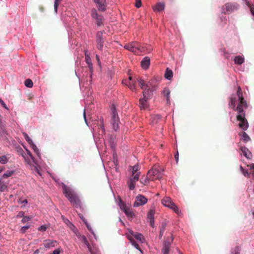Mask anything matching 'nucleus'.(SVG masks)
<instances>
[{"instance_id":"obj_1","label":"nucleus","mask_w":254,"mask_h":254,"mask_svg":"<svg viewBox=\"0 0 254 254\" xmlns=\"http://www.w3.org/2000/svg\"><path fill=\"white\" fill-rule=\"evenodd\" d=\"M229 108L238 112L237 120L240 122L239 126L243 130H246L249 127V124L245 118V112L244 109L248 107L246 101L243 96L242 89L238 87L236 94L231 95L229 102Z\"/></svg>"},{"instance_id":"obj_2","label":"nucleus","mask_w":254,"mask_h":254,"mask_svg":"<svg viewBox=\"0 0 254 254\" xmlns=\"http://www.w3.org/2000/svg\"><path fill=\"white\" fill-rule=\"evenodd\" d=\"M54 179L56 182L58 183L59 185L61 184L63 190V193L64 196L69 200L70 202L76 208L80 207V201L74 190L70 187L67 186L64 183L59 182V179Z\"/></svg>"},{"instance_id":"obj_3","label":"nucleus","mask_w":254,"mask_h":254,"mask_svg":"<svg viewBox=\"0 0 254 254\" xmlns=\"http://www.w3.org/2000/svg\"><path fill=\"white\" fill-rule=\"evenodd\" d=\"M111 124L113 129L115 131H117L119 128L120 119L118 116L117 109L115 104H112L111 106Z\"/></svg>"},{"instance_id":"obj_4","label":"nucleus","mask_w":254,"mask_h":254,"mask_svg":"<svg viewBox=\"0 0 254 254\" xmlns=\"http://www.w3.org/2000/svg\"><path fill=\"white\" fill-rule=\"evenodd\" d=\"M239 4L237 2H227L222 6L221 12L223 14H230L239 9Z\"/></svg>"},{"instance_id":"obj_5","label":"nucleus","mask_w":254,"mask_h":254,"mask_svg":"<svg viewBox=\"0 0 254 254\" xmlns=\"http://www.w3.org/2000/svg\"><path fill=\"white\" fill-rule=\"evenodd\" d=\"M62 19L63 21V23L64 24V26L66 28V30L68 34V43L72 48H74L75 46L77 45V42L75 40H72V30L69 27V25L67 23L68 20L64 19L63 17H62Z\"/></svg>"},{"instance_id":"obj_6","label":"nucleus","mask_w":254,"mask_h":254,"mask_svg":"<svg viewBox=\"0 0 254 254\" xmlns=\"http://www.w3.org/2000/svg\"><path fill=\"white\" fill-rule=\"evenodd\" d=\"M104 31H98L96 33V41L97 43V48L102 51L104 44V39L105 37L103 36Z\"/></svg>"},{"instance_id":"obj_7","label":"nucleus","mask_w":254,"mask_h":254,"mask_svg":"<svg viewBox=\"0 0 254 254\" xmlns=\"http://www.w3.org/2000/svg\"><path fill=\"white\" fill-rule=\"evenodd\" d=\"M151 81H149L148 83L146 85V88L143 91V96H145L146 98L150 99L154 94V92L156 90V86H152L151 88H148L149 86L151 85Z\"/></svg>"},{"instance_id":"obj_8","label":"nucleus","mask_w":254,"mask_h":254,"mask_svg":"<svg viewBox=\"0 0 254 254\" xmlns=\"http://www.w3.org/2000/svg\"><path fill=\"white\" fill-rule=\"evenodd\" d=\"M164 172V169L160 167H157L156 168H153L148 172L147 175L149 176L150 177H153L156 179H160L163 176V172Z\"/></svg>"},{"instance_id":"obj_9","label":"nucleus","mask_w":254,"mask_h":254,"mask_svg":"<svg viewBox=\"0 0 254 254\" xmlns=\"http://www.w3.org/2000/svg\"><path fill=\"white\" fill-rule=\"evenodd\" d=\"M140 175V173H138L133 176H131L127 181V185L130 190L135 189V184L139 180Z\"/></svg>"},{"instance_id":"obj_10","label":"nucleus","mask_w":254,"mask_h":254,"mask_svg":"<svg viewBox=\"0 0 254 254\" xmlns=\"http://www.w3.org/2000/svg\"><path fill=\"white\" fill-rule=\"evenodd\" d=\"M91 16L92 18L96 21V24L98 26H100L102 25V21L104 19L103 16L101 14H98L97 10L95 8L91 9Z\"/></svg>"},{"instance_id":"obj_11","label":"nucleus","mask_w":254,"mask_h":254,"mask_svg":"<svg viewBox=\"0 0 254 254\" xmlns=\"http://www.w3.org/2000/svg\"><path fill=\"white\" fill-rule=\"evenodd\" d=\"M147 198L144 195L138 194L135 197V200L133 203V207H137L144 205L147 202Z\"/></svg>"},{"instance_id":"obj_12","label":"nucleus","mask_w":254,"mask_h":254,"mask_svg":"<svg viewBox=\"0 0 254 254\" xmlns=\"http://www.w3.org/2000/svg\"><path fill=\"white\" fill-rule=\"evenodd\" d=\"M61 218L63 222L69 227V228L76 235H78L79 233L78 230L76 226L69 221L68 219L65 217L64 215H62Z\"/></svg>"},{"instance_id":"obj_13","label":"nucleus","mask_w":254,"mask_h":254,"mask_svg":"<svg viewBox=\"0 0 254 254\" xmlns=\"http://www.w3.org/2000/svg\"><path fill=\"white\" fill-rule=\"evenodd\" d=\"M124 48L126 50L136 53L139 50L140 46L136 42H132L124 46Z\"/></svg>"},{"instance_id":"obj_14","label":"nucleus","mask_w":254,"mask_h":254,"mask_svg":"<svg viewBox=\"0 0 254 254\" xmlns=\"http://www.w3.org/2000/svg\"><path fill=\"white\" fill-rule=\"evenodd\" d=\"M108 141L112 152L115 153V152H116L117 146L116 135L112 134L109 135Z\"/></svg>"},{"instance_id":"obj_15","label":"nucleus","mask_w":254,"mask_h":254,"mask_svg":"<svg viewBox=\"0 0 254 254\" xmlns=\"http://www.w3.org/2000/svg\"><path fill=\"white\" fill-rule=\"evenodd\" d=\"M17 150L19 154L22 157L25 162L30 164L31 161H32L31 157L29 156L28 154L26 153L20 147L17 148Z\"/></svg>"},{"instance_id":"obj_16","label":"nucleus","mask_w":254,"mask_h":254,"mask_svg":"<svg viewBox=\"0 0 254 254\" xmlns=\"http://www.w3.org/2000/svg\"><path fill=\"white\" fill-rule=\"evenodd\" d=\"M23 146L24 147V148L25 149V150H26V152L27 154H28L29 156H30V157H31V160L32 161V162L34 163V165H33V166L35 168V169L36 170V171L37 172V173L38 174H39L40 175H42L39 169V167H38V163L37 162H36V161L35 160V158H34V157L33 156L31 152L30 151V150L26 147V146L23 145Z\"/></svg>"},{"instance_id":"obj_17","label":"nucleus","mask_w":254,"mask_h":254,"mask_svg":"<svg viewBox=\"0 0 254 254\" xmlns=\"http://www.w3.org/2000/svg\"><path fill=\"white\" fill-rule=\"evenodd\" d=\"M93 1L97 4L98 10L103 12L106 10V0H93Z\"/></svg>"},{"instance_id":"obj_18","label":"nucleus","mask_w":254,"mask_h":254,"mask_svg":"<svg viewBox=\"0 0 254 254\" xmlns=\"http://www.w3.org/2000/svg\"><path fill=\"white\" fill-rule=\"evenodd\" d=\"M150 65V59L148 56L144 57L141 61V66L144 69L147 70L149 68Z\"/></svg>"},{"instance_id":"obj_19","label":"nucleus","mask_w":254,"mask_h":254,"mask_svg":"<svg viewBox=\"0 0 254 254\" xmlns=\"http://www.w3.org/2000/svg\"><path fill=\"white\" fill-rule=\"evenodd\" d=\"M154 215V211L153 210H149L147 215V219L148 220L150 225L152 228H154L155 227Z\"/></svg>"},{"instance_id":"obj_20","label":"nucleus","mask_w":254,"mask_h":254,"mask_svg":"<svg viewBox=\"0 0 254 254\" xmlns=\"http://www.w3.org/2000/svg\"><path fill=\"white\" fill-rule=\"evenodd\" d=\"M148 100L145 96L139 99V107L141 110H144L148 107L147 101Z\"/></svg>"},{"instance_id":"obj_21","label":"nucleus","mask_w":254,"mask_h":254,"mask_svg":"<svg viewBox=\"0 0 254 254\" xmlns=\"http://www.w3.org/2000/svg\"><path fill=\"white\" fill-rule=\"evenodd\" d=\"M174 203L170 197L166 196L162 199V204L166 207L170 208Z\"/></svg>"},{"instance_id":"obj_22","label":"nucleus","mask_w":254,"mask_h":254,"mask_svg":"<svg viewBox=\"0 0 254 254\" xmlns=\"http://www.w3.org/2000/svg\"><path fill=\"white\" fill-rule=\"evenodd\" d=\"M240 149L243 155L248 159H251L252 158V154L246 146H241Z\"/></svg>"},{"instance_id":"obj_23","label":"nucleus","mask_w":254,"mask_h":254,"mask_svg":"<svg viewBox=\"0 0 254 254\" xmlns=\"http://www.w3.org/2000/svg\"><path fill=\"white\" fill-rule=\"evenodd\" d=\"M139 169L140 167L138 164H136L133 166H129V171L131 172V176H133L135 174L138 173H140V172H138Z\"/></svg>"},{"instance_id":"obj_24","label":"nucleus","mask_w":254,"mask_h":254,"mask_svg":"<svg viewBox=\"0 0 254 254\" xmlns=\"http://www.w3.org/2000/svg\"><path fill=\"white\" fill-rule=\"evenodd\" d=\"M44 246L46 248L55 247L57 241L54 240L48 239L44 241Z\"/></svg>"},{"instance_id":"obj_25","label":"nucleus","mask_w":254,"mask_h":254,"mask_svg":"<svg viewBox=\"0 0 254 254\" xmlns=\"http://www.w3.org/2000/svg\"><path fill=\"white\" fill-rule=\"evenodd\" d=\"M171 243L168 241L164 242L163 248L162 249V252L163 254H169Z\"/></svg>"},{"instance_id":"obj_26","label":"nucleus","mask_w":254,"mask_h":254,"mask_svg":"<svg viewBox=\"0 0 254 254\" xmlns=\"http://www.w3.org/2000/svg\"><path fill=\"white\" fill-rule=\"evenodd\" d=\"M85 54V59L86 61V63L88 65V66L90 70H92L93 69V66L92 64L91 59L90 57V56L87 53V51L86 50L84 51Z\"/></svg>"},{"instance_id":"obj_27","label":"nucleus","mask_w":254,"mask_h":254,"mask_svg":"<svg viewBox=\"0 0 254 254\" xmlns=\"http://www.w3.org/2000/svg\"><path fill=\"white\" fill-rule=\"evenodd\" d=\"M234 63L235 64L241 65L245 61V58L243 55H238L234 57Z\"/></svg>"},{"instance_id":"obj_28","label":"nucleus","mask_w":254,"mask_h":254,"mask_svg":"<svg viewBox=\"0 0 254 254\" xmlns=\"http://www.w3.org/2000/svg\"><path fill=\"white\" fill-rule=\"evenodd\" d=\"M173 73L172 70L169 68V67H167L166 70L164 73V77L166 79L170 80L173 78Z\"/></svg>"},{"instance_id":"obj_29","label":"nucleus","mask_w":254,"mask_h":254,"mask_svg":"<svg viewBox=\"0 0 254 254\" xmlns=\"http://www.w3.org/2000/svg\"><path fill=\"white\" fill-rule=\"evenodd\" d=\"M127 238L129 240V242L130 244L134 246V247L138 250L141 254H143L142 251L140 249L139 245L136 243L135 240L133 239L132 238H131L130 236H129L127 234Z\"/></svg>"},{"instance_id":"obj_30","label":"nucleus","mask_w":254,"mask_h":254,"mask_svg":"<svg viewBox=\"0 0 254 254\" xmlns=\"http://www.w3.org/2000/svg\"><path fill=\"white\" fill-rule=\"evenodd\" d=\"M124 212L127 218L130 220H131L135 217V214L128 207L127 209L125 210Z\"/></svg>"},{"instance_id":"obj_31","label":"nucleus","mask_w":254,"mask_h":254,"mask_svg":"<svg viewBox=\"0 0 254 254\" xmlns=\"http://www.w3.org/2000/svg\"><path fill=\"white\" fill-rule=\"evenodd\" d=\"M30 147L33 149V150L34 151L35 154H36L37 156L39 159H41V153L40 152L38 148L36 145L35 144L34 142H33L32 143H30L29 145Z\"/></svg>"},{"instance_id":"obj_32","label":"nucleus","mask_w":254,"mask_h":254,"mask_svg":"<svg viewBox=\"0 0 254 254\" xmlns=\"http://www.w3.org/2000/svg\"><path fill=\"white\" fill-rule=\"evenodd\" d=\"M165 9V3L164 2H159L156 3L155 7L153 8L154 10H156L158 12L163 11Z\"/></svg>"},{"instance_id":"obj_33","label":"nucleus","mask_w":254,"mask_h":254,"mask_svg":"<svg viewBox=\"0 0 254 254\" xmlns=\"http://www.w3.org/2000/svg\"><path fill=\"white\" fill-rule=\"evenodd\" d=\"M81 239L83 241V242H84V243L86 245L87 247L88 248L89 251L90 253H91V254H99V253L98 252H92V251L90 248V245L85 236L83 235L81 237Z\"/></svg>"},{"instance_id":"obj_34","label":"nucleus","mask_w":254,"mask_h":254,"mask_svg":"<svg viewBox=\"0 0 254 254\" xmlns=\"http://www.w3.org/2000/svg\"><path fill=\"white\" fill-rule=\"evenodd\" d=\"M167 226V223L166 222H163L161 224V226L160 228L159 238L161 239L163 235L165 232L166 227Z\"/></svg>"},{"instance_id":"obj_35","label":"nucleus","mask_w":254,"mask_h":254,"mask_svg":"<svg viewBox=\"0 0 254 254\" xmlns=\"http://www.w3.org/2000/svg\"><path fill=\"white\" fill-rule=\"evenodd\" d=\"M240 135H241L242 139L245 143H247L251 140L250 136L246 132H242Z\"/></svg>"},{"instance_id":"obj_36","label":"nucleus","mask_w":254,"mask_h":254,"mask_svg":"<svg viewBox=\"0 0 254 254\" xmlns=\"http://www.w3.org/2000/svg\"><path fill=\"white\" fill-rule=\"evenodd\" d=\"M7 188V185L2 180V178H0V192H4Z\"/></svg>"},{"instance_id":"obj_37","label":"nucleus","mask_w":254,"mask_h":254,"mask_svg":"<svg viewBox=\"0 0 254 254\" xmlns=\"http://www.w3.org/2000/svg\"><path fill=\"white\" fill-rule=\"evenodd\" d=\"M15 172V171L14 170H7L2 175V178L4 179L7 178L12 175Z\"/></svg>"},{"instance_id":"obj_38","label":"nucleus","mask_w":254,"mask_h":254,"mask_svg":"<svg viewBox=\"0 0 254 254\" xmlns=\"http://www.w3.org/2000/svg\"><path fill=\"white\" fill-rule=\"evenodd\" d=\"M134 237L136 240L139 241L141 243H143L145 241L143 237V235L141 233H137L134 234Z\"/></svg>"},{"instance_id":"obj_39","label":"nucleus","mask_w":254,"mask_h":254,"mask_svg":"<svg viewBox=\"0 0 254 254\" xmlns=\"http://www.w3.org/2000/svg\"><path fill=\"white\" fill-rule=\"evenodd\" d=\"M24 85L27 88H31L33 86V83L31 79L27 78L24 81Z\"/></svg>"},{"instance_id":"obj_40","label":"nucleus","mask_w":254,"mask_h":254,"mask_svg":"<svg viewBox=\"0 0 254 254\" xmlns=\"http://www.w3.org/2000/svg\"><path fill=\"white\" fill-rule=\"evenodd\" d=\"M170 209L173 210V211L177 214H179L181 213V210L178 208V207L176 205L175 203L171 206V207L170 208Z\"/></svg>"},{"instance_id":"obj_41","label":"nucleus","mask_w":254,"mask_h":254,"mask_svg":"<svg viewBox=\"0 0 254 254\" xmlns=\"http://www.w3.org/2000/svg\"><path fill=\"white\" fill-rule=\"evenodd\" d=\"M225 15H226V14H223L221 12V14L219 18H220V20L221 21L222 25H223V24H225L227 20V17Z\"/></svg>"},{"instance_id":"obj_42","label":"nucleus","mask_w":254,"mask_h":254,"mask_svg":"<svg viewBox=\"0 0 254 254\" xmlns=\"http://www.w3.org/2000/svg\"><path fill=\"white\" fill-rule=\"evenodd\" d=\"M240 169L245 177H249L250 176V174L248 172V171L245 169L242 166H240Z\"/></svg>"},{"instance_id":"obj_43","label":"nucleus","mask_w":254,"mask_h":254,"mask_svg":"<svg viewBox=\"0 0 254 254\" xmlns=\"http://www.w3.org/2000/svg\"><path fill=\"white\" fill-rule=\"evenodd\" d=\"M162 93L165 97H170V91L168 87L164 88V89L163 90Z\"/></svg>"},{"instance_id":"obj_44","label":"nucleus","mask_w":254,"mask_h":254,"mask_svg":"<svg viewBox=\"0 0 254 254\" xmlns=\"http://www.w3.org/2000/svg\"><path fill=\"white\" fill-rule=\"evenodd\" d=\"M23 135L25 139L26 140V141L28 143L29 145L30 144V143H32L33 142L32 139L29 136V135L26 132H23Z\"/></svg>"},{"instance_id":"obj_45","label":"nucleus","mask_w":254,"mask_h":254,"mask_svg":"<svg viewBox=\"0 0 254 254\" xmlns=\"http://www.w3.org/2000/svg\"><path fill=\"white\" fill-rule=\"evenodd\" d=\"M31 227V225L30 224H27L25 226H23L21 227L20 229V232L22 234H24L26 233V230L28 229H29Z\"/></svg>"},{"instance_id":"obj_46","label":"nucleus","mask_w":254,"mask_h":254,"mask_svg":"<svg viewBox=\"0 0 254 254\" xmlns=\"http://www.w3.org/2000/svg\"><path fill=\"white\" fill-rule=\"evenodd\" d=\"M113 163L115 166H118L119 165V161L117 156V152H115V154L114 152H113Z\"/></svg>"},{"instance_id":"obj_47","label":"nucleus","mask_w":254,"mask_h":254,"mask_svg":"<svg viewBox=\"0 0 254 254\" xmlns=\"http://www.w3.org/2000/svg\"><path fill=\"white\" fill-rule=\"evenodd\" d=\"M103 122L104 121H103V118H101L100 119V120H99L100 124L99 125V126L101 128V129L102 130V132L103 133H105V127H104V126Z\"/></svg>"},{"instance_id":"obj_48","label":"nucleus","mask_w":254,"mask_h":254,"mask_svg":"<svg viewBox=\"0 0 254 254\" xmlns=\"http://www.w3.org/2000/svg\"><path fill=\"white\" fill-rule=\"evenodd\" d=\"M119 206L120 209L124 212V210L127 209L128 207H127L125 203L122 202L121 199H120V202L119 203Z\"/></svg>"},{"instance_id":"obj_49","label":"nucleus","mask_w":254,"mask_h":254,"mask_svg":"<svg viewBox=\"0 0 254 254\" xmlns=\"http://www.w3.org/2000/svg\"><path fill=\"white\" fill-rule=\"evenodd\" d=\"M136 82V81H132V82H129V83L128 84V88L132 91H133L135 89Z\"/></svg>"},{"instance_id":"obj_50","label":"nucleus","mask_w":254,"mask_h":254,"mask_svg":"<svg viewBox=\"0 0 254 254\" xmlns=\"http://www.w3.org/2000/svg\"><path fill=\"white\" fill-rule=\"evenodd\" d=\"M8 159L5 155L0 156V163L1 164H5L7 163Z\"/></svg>"},{"instance_id":"obj_51","label":"nucleus","mask_w":254,"mask_h":254,"mask_svg":"<svg viewBox=\"0 0 254 254\" xmlns=\"http://www.w3.org/2000/svg\"><path fill=\"white\" fill-rule=\"evenodd\" d=\"M241 248L239 246H236L234 250H232L231 254H240Z\"/></svg>"},{"instance_id":"obj_52","label":"nucleus","mask_w":254,"mask_h":254,"mask_svg":"<svg viewBox=\"0 0 254 254\" xmlns=\"http://www.w3.org/2000/svg\"><path fill=\"white\" fill-rule=\"evenodd\" d=\"M137 81L138 82L141 88L143 89L144 88V86H145L144 84V80L142 79L141 78L137 79Z\"/></svg>"},{"instance_id":"obj_53","label":"nucleus","mask_w":254,"mask_h":254,"mask_svg":"<svg viewBox=\"0 0 254 254\" xmlns=\"http://www.w3.org/2000/svg\"><path fill=\"white\" fill-rule=\"evenodd\" d=\"M150 179L148 177H146L145 178H141L140 180V182L141 184L144 185H145L146 184L149 183Z\"/></svg>"},{"instance_id":"obj_54","label":"nucleus","mask_w":254,"mask_h":254,"mask_svg":"<svg viewBox=\"0 0 254 254\" xmlns=\"http://www.w3.org/2000/svg\"><path fill=\"white\" fill-rule=\"evenodd\" d=\"M32 217L30 216H25L23 217V218L21 219V222L22 223H25L26 222L30 221Z\"/></svg>"},{"instance_id":"obj_55","label":"nucleus","mask_w":254,"mask_h":254,"mask_svg":"<svg viewBox=\"0 0 254 254\" xmlns=\"http://www.w3.org/2000/svg\"><path fill=\"white\" fill-rule=\"evenodd\" d=\"M48 227L45 224L41 225L38 228V230L41 232H45L47 230Z\"/></svg>"},{"instance_id":"obj_56","label":"nucleus","mask_w":254,"mask_h":254,"mask_svg":"<svg viewBox=\"0 0 254 254\" xmlns=\"http://www.w3.org/2000/svg\"><path fill=\"white\" fill-rule=\"evenodd\" d=\"M60 0H55L54 1V11L57 13L58 12V8Z\"/></svg>"},{"instance_id":"obj_57","label":"nucleus","mask_w":254,"mask_h":254,"mask_svg":"<svg viewBox=\"0 0 254 254\" xmlns=\"http://www.w3.org/2000/svg\"><path fill=\"white\" fill-rule=\"evenodd\" d=\"M243 4H246L249 8L253 6L254 4L251 2L250 0H242Z\"/></svg>"},{"instance_id":"obj_58","label":"nucleus","mask_w":254,"mask_h":254,"mask_svg":"<svg viewBox=\"0 0 254 254\" xmlns=\"http://www.w3.org/2000/svg\"><path fill=\"white\" fill-rule=\"evenodd\" d=\"M78 216H79V218H80V219L82 221L83 223L85 225H86L87 223H88L87 222V220L84 218V217L83 216V215L82 214H80V213L79 214Z\"/></svg>"},{"instance_id":"obj_59","label":"nucleus","mask_w":254,"mask_h":254,"mask_svg":"<svg viewBox=\"0 0 254 254\" xmlns=\"http://www.w3.org/2000/svg\"><path fill=\"white\" fill-rule=\"evenodd\" d=\"M0 104H1V106L6 109V110H9V108L6 105V104L5 103L4 101L2 99L0 100Z\"/></svg>"},{"instance_id":"obj_60","label":"nucleus","mask_w":254,"mask_h":254,"mask_svg":"<svg viewBox=\"0 0 254 254\" xmlns=\"http://www.w3.org/2000/svg\"><path fill=\"white\" fill-rule=\"evenodd\" d=\"M24 214H25L24 212H23L22 211H19L16 215V218H22V219L23 217L25 216Z\"/></svg>"},{"instance_id":"obj_61","label":"nucleus","mask_w":254,"mask_h":254,"mask_svg":"<svg viewBox=\"0 0 254 254\" xmlns=\"http://www.w3.org/2000/svg\"><path fill=\"white\" fill-rule=\"evenodd\" d=\"M136 3L135 4V6L137 8H139L141 6V0H135Z\"/></svg>"},{"instance_id":"obj_62","label":"nucleus","mask_w":254,"mask_h":254,"mask_svg":"<svg viewBox=\"0 0 254 254\" xmlns=\"http://www.w3.org/2000/svg\"><path fill=\"white\" fill-rule=\"evenodd\" d=\"M85 226H86L87 229L89 230V231L91 233H93V231L94 230H93V229L92 228L91 226H90V225L88 223H87Z\"/></svg>"},{"instance_id":"obj_63","label":"nucleus","mask_w":254,"mask_h":254,"mask_svg":"<svg viewBox=\"0 0 254 254\" xmlns=\"http://www.w3.org/2000/svg\"><path fill=\"white\" fill-rule=\"evenodd\" d=\"M179 152L178 150H177V152H176V153L175 154V161H176V162L177 164L179 162Z\"/></svg>"},{"instance_id":"obj_64","label":"nucleus","mask_w":254,"mask_h":254,"mask_svg":"<svg viewBox=\"0 0 254 254\" xmlns=\"http://www.w3.org/2000/svg\"><path fill=\"white\" fill-rule=\"evenodd\" d=\"M250 8L251 14L254 17V6H251Z\"/></svg>"}]
</instances>
